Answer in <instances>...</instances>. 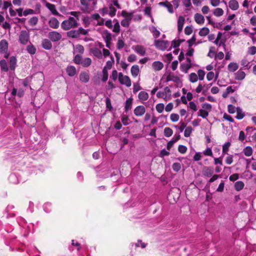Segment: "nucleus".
I'll return each mask as SVG.
<instances>
[{
  "instance_id": "nucleus-25",
  "label": "nucleus",
  "mask_w": 256,
  "mask_h": 256,
  "mask_svg": "<svg viewBox=\"0 0 256 256\" xmlns=\"http://www.w3.org/2000/svg\"><path fill=\"white\" fill-rule=\"evenodd\" d=\"M16 64V58L15 56H12L10 60V68L12 70H14Z\"/></svg>"
},
{
  "instance_id": "nucleus-58",
  "label": "nucleus",
  "mask_w": 256,
  "mask_h": 256,
  "mask_svg": "<svg viewBox=\"0 0 256 256\" xmlns=\"http://www.w3.org/2000/svg\"><path fill=\"white\" fill-rule=\"evenodd\" d=\"M80 14V12L76 11H72L69 12V14L74 16V18L77 20L78 21L79 20V14Z\"/></svg>"
},
{
  "instance_id": "nucleus-30",
  "label": "nucleus",
  "mask_w": 256,
  "mask_h": 256,
  "mask_svg": "<svg viewBox=\"0 0 256 256\" xmlns=\"http://www.w3.org/2000/svg\"><path fill=\"white\" fill-rule=\"evenodd\" d=\"M92 53L98 58H102L101 50L98 48H94L91 50Z\"/></svg>"
},
{
  "instance_id": "nucleus-41",
  "label": "nucleus",
  "mask_w": 256,
  "mask_h": 256,
  "mask_svg": "<svg viewBox=\"0 0 256 256\" xmlns=\"http://www.w3.org/2000/svg\"><path fill=\"white\" fill-rule=\"evenodd\" d=\"M208 115V112L204 110L200 109L199 110L198 116L204 118H206Z\"/></svg>"
},
{
  "instance_id": "nucleus-34",
  "label": "nucleus",
  "mask_w": 256,
  "mask_h": 256,
  "mask_svg": "<svg viewBox=\"0 0 256 256\" xmlns=\"http://www.w3.org/2000/svg\"><path fill=\"white\" fill-rule=\"evenodd\" d=\"M0 66L2 70L7 72L8 70L7 62L6 60H2L0 61Z\"/></svg>"
},
{
  "instance_id": "nucleus-45",
  "label": "nucleus",
  "mask_w": 256,
  "mask_h": 256,
  "mask_svg": "<svg viewBox=\"0 0 256 256\" xmlns=\"http://www.w3.org/2000/svg\"><path fill=\"white\" fill-rule=\"evenodd\" d=\"M192 66L190 64H182L180 65V69L182 71L184 72L185 73L188 72V70L191 68Z\"/></svg>"
},
{
  "instance_id": "nucleus-35",
  "label": "nucleus",
  "mask_w": 256,
  "mask_h": 256,
  "mask_svg": "<svg viewBox=\"0 0 256 256\" xmlns=\"http://www.w3.org/2000/svg\"><path fill=\"white\" fill-rule=\"evenodd\" d=\"M210 32V30L208 28L204 27L200 30L198 34L201 36H207Z\"/></svg>"
},
{
  "instance_id": "nucleus-15",
  "label": "nucleus",
  "mask_w": 256,
  "mask_h": 256,
  "mask_svg": "<svg viewBox=\"0 0 256 256\" xmlns=\"http://www.w3.org/2000/svg\"><path fill=\"white\" fill-rule=\"evenodd\" d=\"M152 66L154 70L159 71L164 68V64L160 61H156L152 63Z\"/></svg>"
},
{
  "instance_id": "nucleus-1",
  "label": "nucleus",
  "mask_w": 256,
  "mask_h": 256,
  "mask_svg": "<svg viewBox=\"0 0 256 256\" xmlns=\"http://www.w3.org/2000/svg\"><path fill=\"white\" fill-rule=\"evenodd\" d=\"M78 26V21L74 17L72 16H70L68 20H64L61 24V27L64 30L74 28Z\"/></svg>"
},
{
  "instance_id": "nucleus-10",
  "label": "nucleus",
  "mask_w": 256,
  "mask_h": 256,
  "mask_svg": "<svg viewBox=\"0 0 256 256\" xmlns=\"http://www.w3.org/2000/svg\"><path fill=\"white\" fill-rule=\"evenodd\" d=\"M49 26L54 29H56L59 27L60 22L56 18H51L48 21Z\"/></svg>"
},
{
  "instance_id": "nucleus-16",
  "label": "nucleus",
  "mask_w": 256,
  "mask_h": 256,
  "mask_svg": "<svg viewBox=\"0 0 256 256\" xmlns=\"http://www.w3.org/2000/svg\"><path fill=\"white\" fill-rule=\"evenodd\" d=\"M80 80L82 82H87L90 80L88 74L86 72H82L80 74Z\"/></svg>"
},
{
  "instance_id": "nucleus-31",
  "label": "nucleus",
  "mask_w": 256,
  "mask_h": 256,
  "mask_svg": "<svg viewBox=\"0 0 256 256\" xmlns=\"http://www.w3.org/2000/svg\"><path fill=\"white\" fill-rule=\"evenodd\" d=\"M244 186V184L242 181H238L234 184V188L236 191L241 190Z\"/></svg>"
},
{
  "instance_id": "nucleus-22",
  "label": "nucleus",
  "mask_w": 256,
  "mask_h": 256,
  "mask_svg": "<svg viewBox=\"0 0 256 256\" xmlns=\"http://www.w3.org/2000/svg\"><path fill=\"white\" fill-rule=\"evenodd\" d=\"M138 98L141 102L146 101L148 98V94L144 91H141L138 94Z\"/></svg>"
},
{
  "instance_id": "nucleus-48",
  "label": "nucleus",
  "mask_w": 256,
  "mask_h": 256,
  "mask_svg": "<svg viewBox=\"0 0 256 256\" xmlns=\"http://www.w3.org/2000/svg\"><path fill=\"white\" fill-rule=\"evenodd\" d=\"M198 80V76L194 72H192L190 75V81L192 82H195Z\"/></svg>"
},
{
  "instance_id": "nucleus-46",
  "label": "nucleus",
  "mask_w": 256,
  "mask_h": 256,
  "mask_svg": "<svg viewBox=\"0 0 256 256\" xmlns=\"http://www.w3.org/2000/svg\"><path fill=\"white\" fill-rule=\"evenodd\" d=\"M164 106L163 104L160 103L156 105V108L159 113H162L164 110Z\"/></svg>"
},
{
  "instance_id": "nucleus-50",
  "label": "nucleus",
  "mask_w": 256,
  "mask_h": 256,
  "mask_svg": "<svg viewBox=\"0 0 256 256\" xmlns=\"http://www.w3.org/2000/svg\"><path fill=\"white\" fill-rule=\"evenodd\" d=\"M256 53V47L252 46L248 48V54L250 55H254Z\"/></svg>"
},
{
  "instance_id": "nucleus-38",
  "label": "nucleus",
  "mask_w": 256,
  "mask_h": 256,
  "mask_svg": "<svg viewBox=\"0 0 256 256\" xmlns=\"http://www.w3.org/2000/svg\"><path fill=\"white\" fill-rule=\"evenodd\" d=\"M26 50L28 53L31 54H34L36 52V48L32 44L28 45Z\"/></svg>"
},
{
  "instance_id": "nucleus-13",
  "label": "nucleus",
  "mask_w": 256,
  "mask_h": 256,
  "mask_svg": "<svg viewBox=\"0 0 256 256\" xmlns=\"http://www.w3.org/2000/svg\"><path fill=\"white\" fill-rule=\"evenodd\" d=\"M195 22L198 24H202L204 22V18L200 14L196 13L194 16Z\"/></svg>"
},
{
  "instance_id": "nucleus-33",
  "label": "nucleus",
  "mask_w": 256,
  "mask_h": 256,
  "mask_svg": "<svg viewBox=\"0 0 256 256\" xmlns=\"http://www.w3.org/2000/svg\"><path fill=\"white\" fill-rule=\"evenodd\" d=\"M252 148L250 146L246 147L243 150V152L244 155L246 156H252Z\"/></svg>"
},
{
  "instance_id": "nucleus-29",
  "label": "nucleus",
  "mask_w": 256,
  "mask_h": 256,
  "mask_svg": "<svg viewBox=\"0 0 256 256\" xmlns=\"http://www.w3.org/2000/svg\"><path fill=\"white\" fill-rule=\"evenodd\" d=\"M234 92V90L232 88V86H229L226 88V90L223 92L222 96L224 98H226L230 93H232Z\"/></svg>"
},
{
  "instance_id": "nucleus-47",
  "label": "nucleus",
  "mask_w": 256,
  "mask_h": 256,
  "mask_svg": "<svg viewBox=\"0 0 256 256\" xmlns=\"http://www.w3.org/2000/svg\"><path fill=\"white\" fill-rule=\"evenodd\" d=\"M172 168L174 172H178L181 168L180 164L179 163V162H174V163L173 164L172 166Z\"/></svg>"
},
{
  "instance_id": "nucleus-54",
  "label": "nucleus",
  "mask_w": 256,
  "mask_h": 256,
  "mask_svg": "<svg viewBox=\"0 0 256 256\" xmlns=\"http://www.w3.org/2000/svg\"><path fill=\"white\" fill-rule=\"evenodd\" d=\"M178 150L180 153L184 154L186 152L187 148L184 145H180L178 147Z\"/></svg>"
},
{
  "instance_id": "nucleus-24",
  "label": "nucleus",
  "mask_w": 256,
  "mask_h": 256,
  "mask_svg": "<svg viewBox=\"0 0 256 256\" xmlns=\"http://www.w3.org/2000/svg\"><path fill=\"white\" fill-rule=\"evenodd\" d=\"M230 8L234 10H236L238 8L239 4L237 0H230L229 2Z\"/></svg>"
},
{
  "instance_id": "nucleus-57",
  "label": "nucleus",
  "mask_w": 256,
  "mask_h": 256,
  "mask_svg": "<svg viewBox=\"0 0 256 256\" xmlns=\"http://www.w3.org/2000/svg\"><path fill=\"white\" fill-rule=\"evenodd\" d=\"M76 52L80 54H83L84 50V48L80 44H78L76 46Z\"/></svg>"
},
{
  "instance_id": "nucleus-26",
  "label": "nucleus",
  "mask_w": 256,
  "mask_h": 256,
  "mask_svg": "<svg viewBox=\"0 0 256 256\" xmlns=\"http://www.w3.org/2000/svg\"><path fill=\"white\" fill-rule=\"evenodd\" d=\"M246 74L244 72L240 70H238L236 74L235 78L238 80H242L244 78Z\"/></svg>"
},
{
  "instance_id": "nucleus-64",
  "label": "nucleus",
  "mask_w": 256,
  "mask_h": 256,
  "mask_svg": "<svg viewBox=\"0 0 256 256\" xmlns=\"http://www.w3.org/2000/svg\"><path fill=\"white\" fill-rule=\"evenodd\" d=\"M228 110L229 113L234 114L236 112V107L232 104H229L228 106Z\"/></svg>"
},
{
  "instance_id": "nucleus-23",
  "label": "nucleus",
  "mask_w": 256,
  "mask_h": 256,
  "mask_svg": "<svg viewBox=\"0 0 256 256\" xmlns=\"http://www.w3.org/2000/svg\"><path fill=\"white\" fill-rule=\"evenodd\" d=\"M180 80L179 77L174 75H171V73L170 72L166 78V82L173 81L175 82H178Z\"/></svg>"
},
{
  "instance_id": "nucleus-32",
  "label": "nucleus",
  "mask_w": 256,
  "mask_h": 256,
  "mask_svg": "<svg viewBox=\"0 0 256 256\" xmlns=\"http://www.w3.org/2000/svg\"><path fill=\"white\" fill-rule=\"evenodd\" d=\"M224 11L222 8H218L214 10L213 14L217 17L220 16L224 14Z\"/></svg>"
},
{
  "instance_id": "nucleus-19",
  "label": "nucleus",
  "mask_w": 256,
  "mask_h": 256,
  "mask_svg": "<svg viewBox=\"0 0 256 256\" xmlns=\"http://www.w3.org/2000/svg\"><path fill=\"white\" fill-rule=\"evenodd\" d=\"M67 74L70 76H73L76 74V68L74 66H68L66 68Z\"/></svg>"
},
{
  "instance_id": "nucleus-7",
  "label": "nucleus",
  "mask_w": 256,
  "mask_h": 256,
  "mask_svg": "<svg viewBox=\"0 0 256 256\" xmlns=\"http://www.w3.org/2000/svg\"><path fill=\"white\" fill-rule=\"evenodd\" d=\"M214 173L213 168L210 166H204L202 170V174L204 176L210 177Z\"/></svg>"
},
{
  "instance_id": "nucleus-62",
  "label": "nucleus",
  "mask_w": 256,
  "mask_h": 256,
  "mask_svg": "<svg viewBox=\"0 0 256 256\" xmlns=\"http://www.w3.org/2000/svg\"><path fill=\"white\" fill-rule=\"evenodd\" d=\"M130 21L124 19L121 21V25L125 28H128L130 24Z\"/></svg>"
},
{
  "instance_id": "nucleus-51",
  "label": "nucleus",
  "mask_w": 256,
  "mask_h": 256,
  "mask_svg": "<svg viewBox=\"0 0 256 256\" xmlns=\"http://www.w3.org/2000/svg\"><path fill=\"white\" fill-rule=\"evenodd\" d=\"M112 32H116V33H119L120 32V24L118 20H116V22L114 24V28L112 30Z\"/></svg>"
},
{
  "instance_id": "nucleus-6",
  "label": "nucleus",
  "mask_w": 256,
  "mask_h": 256,
  "mask_svg": "<svg viewBox=\"0 0 256 256\" xmlns=\"http://www.w3.org/2000/svg\"><path fill=\"white\" fill-rule=\"evenodd\" d=\"M102 36L106 42V46L110 48L112 41V34L108 30H106L104 32Z\"/></svg>"
},
{
  "instance_id": "nucleus-42",
  "label": "nucleus",
  "mask_w": 256,
  "mask_h": 256,
  "mask_svg": "<svg viewBox=\"0 0 256 256\" xmlns=\"http://www.w3.org/2000/svg\"><path fill=\"white\" fill-rule=\"evenodd\" d=\"M173 134L172 130L168 127L165 128L164 129V135L166 137H170L172 136Z\"/></svg>"
},
{
  "instance_id": "nucleus-5",
  "label": "nucleus",
  "mask_w": 256,
  "mask_h": 256,
  "mask_svg": "<svg viewBox=\"0 0 256 256\" xmlns=\"http://www.w3.org/2000/svg\"><path fill=\"white\" fill-rule=\"evenodd\" d=\"M29 35L26 30L20 32L19 36V41L22 44H26L29 40Z\"/></svg>"
},
{
  "instance_id": "nucleus-11",
  "label": "nucleus",
  "mask_w": 256,
  "mask_h": 256,
  "mask_svg": "<svg viewBox=\"0 0 256 256\" xmlns=\"http://www.w3.org/2000/svg\"><path fill=\"white\" fill-rule=\"evenodd\" d=\"M8 50V42L6 40L3 39L0 41V52H6Z\"/></svg>"
},
{
  "instance_id": "nucleus-18",
  "label": "nucleus",
  "mask_w": 256,
  "mask_h": 256,
  "mask_svg": "<svg viewBox=\"0 0 256 256\" xmlns=\"http://www.w3.org/2000/svg\"><path fill=\"white\" fill-rule=\"evenodd\" d=\"M67 36L73 38H76L80 36L78 30H72L68 31L66 33Z\"/></svg>"
},
{
  "instance_id": "nucleus-56",
  "label": "nucleus",
  "mask_w": 256,
  "mask_h": 256,
  "mask_svg": "<svg viewBox=\"0 0 256 256\" xmlns=\"http://www.w3.org/2000/svg\"><path fill=\"white\" fill-rule=\"evenodd\" d=\"M198 74L200 80H203L205 76V72L202 70H199L198 71Z\"/></svg>"
},
{
  "instance_id": "nucleus-3",
  "label": "nucleus",
  "mask_w": 256,
  "mask_h": 256,
  "mask_svg": "<svg viewBox=\"0 0 256 256\" xmlns=\"http://www.w3.org/2000/svg\"><path fill=\"white\" fill-rule=\"evenodd\" d=\"M48 37L51 41L53 42H56L62 39V36L58 32L56 31H52L48 33Z\"/></svg>"
},
{
  "instance_id": "nucleus-63",
  "label": "nucleus",
  "mask_w": 256,
  "mask_h": 256,
  "mask_svg": "<svg viewBox=\"0 0 256 256\" xmlns=\"http://www.w3.org/2000/svg\"><path fill=\"white\" fill-rule=\"evenodd\" d=\"M142 89V87L137 83L134 84L133 92L134 93H136L138 90Z\"/></svg>"
},
{
  "instance_id": "nucleus-12",
  "label": "nucleus",
  "mask_w": 256,
  "mask_h": 256,
  "mask_svg": "<svg viewBox=\"0 0 256 256\" xmlns=\"http://www.w3.org/2000/svg\"><path fill=\"white\" fill-rule=\"evenodd\" d=\"M42 46L44 48L47 50H50L52 46L50 40L46 38L42 40Z\"/></svg>"
},
{
  "instance_id": "nucleus-8",
  "label": "nucleus",
  "mask_w": 256,
  "mask_h": 256,
  "mask_svg": "<svg viewBox=\"0 0 256 256\" xmlns=\"http://www.w3.org/2000/svg\"><path fill=\"white\" fill-rule=\"evenodd\" d=\"M134 112L136 116H141L146 112V108L143 106H139L134 108Z\"/></svg>"
},
{
  "instance_id": "nucleus-4",
  "label": "nucleus",
  "mask_w": 256,
  "mask_h": 256,
  "mask_svg": "<svg viewBox=\"0 0 256 256\" xmlns=\"http://www.w3.org/2000/svg\"><path fill=\"white\" fill-rule=\"evenodd\" d=\"M154 44L158 49L164 50L168 48V42L167 40H156Z\"/></svg>"
},
{
  "instance_id": "nucleus-14",
  "label": "nucleus",
  "mask_w": 256,
  "mask_h": 256,
  "mask_svg": "<svg viewBox=\"0 0 256 256\" xmlns=\"http://www.w3.org/2000/svg\"><path fill=\"white\" fill-rule=\"evenodd\" d=\"M134 12H128L126 10L122 11L121 15L124 18V19L131 22L134 16Z\"/></svg>"
},
{
  "instance_id": "nucleus-27",
  "label": "nucleus",
  "mask_w": 256,
  "mask_h": 256,
  "mask_svg": "<svg viewBox=\"0 0 256 256\" xmlns=\"http://www.w3.org/2000/svg\"><path fill=\"white\" fill-rule=\"evenodd\" d=\"M238 68V64L235 62H230L228 66V70L230 72H234L236 71Z\"/></svg>"
},
{
  "instance_id": "nucleus-43",
  "label": "nucleus",
  "mask_w": 256,
  "mask_h": 256,
  "mask_svg": "<svg viewBox=\"0 0 256 256\" xmlns=\"http://www.w3.org/2000/svg\"><path fill=\"white\" fill-rule=\"evenodd\" d=\"M192 128L191 126H189L186 128L184 132V136L185 137H189L192 132Z\"/></svg>"
},
{
  "instance_id": "nucleus-21",
  "label": "nucleus",
  "mask_w": 256,
  "mask_h": 256,
  "mask_svg": "<svg viewBox=\"0 0 256 256\" xmlns=\"http://www.w3.org/2000/svg\"><path fill=\"white\" fill-rule=\"evenodd\" d=\"M130 72L132 75L134 77H136L140 73V68L138 65L132 66L131 68Z\"/></svg>"
},
{
  "instance_id": "nucleus-49",
  "label": "nucleus",
  "mask_w": 256,
  "mask_h": 256,
  "mask_svg": "<svg viewBox=\"0 0 256 256\" xmlns=\"http://www.w3.org/2000/svg\"><path fill=\"white\" fill-rule=\"evenodd\" d=\"M38 22V18L36 16L32 17L28 21L30 25L34 26L37 24Z\"/></svg>"
},
{
  "instance_id": "nucleus-39",
  "label": "nucleus",
  "mask_w": 256,
  "mask_h": 256,
  "mask_svg": "<svg viewBox=\"0 0 256 256\" xmlns=\"http://www.w3.org/2000/svg\"><path fill=\"white\" fill-rule=\"evenodd\" d=\"M102 74L103 76L102 78V81L105 82L108 80V72L106 66H104L102 70Z\"/></svg>"
},
{
  "instance_id": "nucleus-52",
  "label": "nucleus",
  "mask_w": 256,
  "mask_h": 256,
  "mask_svg": "<svg viewBox=\"0 0 256 256\" xmlns=\"http://www.w3.org/2000/svg\"><path fill=\"white\" fill-rule=\"evenodd\" d=\"M109 8L110 11L109 14L111 17H113L116 15V10L112 4L110 6Z\"/></svg>"
},
{
  "instance_id": "nucleus-60",
  "label": "nucleus",
  "mask_w": 256,
  "mask_h": 256,
  "mask_svg": "<svg viewBox=\"0 0 256 256\" xmlns=\"http://www.w3.org/2000/svg\"><path fill=\"white\" fill-rule=\"evenodd\" d=\"M196 38L194 36H193L192 38L188 40V47L190 48L196 42Z\"/></svg>"
},
{
  "instance_id": "nucleus-59",
  "label": "nucleus",
  "mask_w": 256,
  "mask_h": 256,
  "mask_svg": "<svg viewBox=\"0 0 256 256\" xmlns=\"http://www.w3.org/2000/svg\"><path fill=\"white\" fill-rule=\"evenodd\" d=\"M192 32V26H187L185 28L184 33L186 35H190Z\"/></svg>"
},
{
  "instance_id": "nucleus-2",
  "label": "nucleus",
  "mask_w": 256,
  "mask_h": 256,
  "mask_svg": "<svg viewBox=\"0 0 256 256\" xmlns=\"http://www.w3.org/2000/svg\"><path fill=\"white\" fill-rule=\"evenodd\" d=\"M118 80L122 84L126 85L127 87L132 85L130 78L127 76H124L122 72L118 74Z\"/></svg>"
},
{
  "instance_id": "nucleus-61",
  "label": "nucleus",
  "mask_w": 256,
  "mask_h": 256,
  "mask_svg": "<svg viewBox=\"0 0 256 256\" xmlns=\"http://www.w3.org/2000/svg\"><path fill=\"white\" fill-rule=\"evenodd\" d=\"M223 118L224 120H228V121H229L230 122H234V118L228 115L226 113L224 114V116H223Z\"/></svg>"
},
{
  "instance_id": "nucleus-9",
  "label": "nucleus",
  "mask_w": 256,
  "mask_h": 256,
  "mask_svg": "<svg viewBox=\"0 0 256 256\" xmlns=\"http://www.w3.org/2000/svg\"><path fill=\"white\" fill-rule=\"evenodd\" d=\"M46 7L51 12L56 16H62L59 14L56 10L54 4H50L48 2H46Z\"/></svg>"
},
{
  "instance_id": "nucleus-28",
  "label": "nucleus",
  "mask_w": 256,
  "mask_h": 256,
  "mask_svg": "<svg viewBox=\"0 0 256 256\" xmlns=\"http://www.w3.org/2000/svg\"><path fill=\"white\" fill-rule=\"evenodd\" d=\"M132 100H133V99H132V98H128L126 100L125 106H124L125 111L126 112H128V110H129L132 108Z\"/></svg>"
},
{
  "instance_id": "nucleus-40",
  "label": "nucleus",
  "mask_w": 256,
  "mask_h": 256,
  "mask_svg": "<svg viewBox=\"0 0 256 256\" xmlns=\"http://www.w3.org/2000/svg\"><path fill=\"white\" fill-rule=\"evenodd\" d=\"M230 145H231V144L229 142H226L223 145V146H222V154H223V155L227 153Z\"/></svg>"
},
{
  "instance_id": "nucleus-36",
  "label": "nucleus",
  "mask_w": 256,
  "mask_h": 256,
  "mask_svg": "<svg viewBox=\"0 0 256 256\" xmlns=\"http://www.w3.org/2000/svg\"><path fill=\"white\" fill-rule=\"evenodd\" d=\"M92 64V60L90 58H87L82 60V65L85 68L89 66Z\"/></svg>"
},
{
  "instance_id": "nucleus-17",
  "label": "nucleus",
  "mask_w": 256,
  "mask_h": 256,
  "mask_svg": "<svg viewBox=\"0 0 256 256\" xmlns=\"http://www.w3.org/2000/svg\"><path fill=\"white\" fill-rule=\"evenodd\" d=\"M135 52L140 54V56H143L146 54V49L141 45H136L134 48Z\"/></svg>"
},
{
  "instance_id": "nucleus-55",
  "label": "nucleus",
  "mask_w": 256,
  "mask_h": 256,
  "mask_svg": "<svg viewBox=\"0 0 256 256\" xmlns=\"http://www.w3.org/2000/svg\"><path fill=\"white\" fill-rule=\"evenodd\" d=\"M215 54L216 52L214 50V48L213 46L210 47L209 50V52L208 54V56L210 58H212L215 55Z\"/></svg>"
},
{
  "instance_id": "nucleus-37",
  "label": "nucleus",
  "mask_w": 256,
  "mask_h": 256,
  "mask_svg": "<svg viewBox=\"0 0 256 256\" xmlns=\"http://www.w3.org/2000/svg\"><path fill=\"white\" fill-rule=\"evenodd\" d=\"M236 118L238 120H242L244 118V114L242 112V110L238 107L236 108Z\"/></svg>"
},
{
  "instance_id": "nucleus-20",
  "label": "nucleus",
  "mask_w": 256,
  "mask_h": 256,
  "mask_svg": "<svg viewBox=\"0 0 256 256\" xmlns=\"http://www.w3.org/2000/svg\"><path fill=\"white\" fill-rule=\"evenodd\" d=\"M184 22V18L182 16H180L178 20V32L182 31Z\"/></svg>"
},
{
  "instance_id": "nucleus-53",
  "label": "nucleus",
  "mask_w": 256,
  "mask_h": 256,
  "mask_svg": "<svg viewBox=\"0 0 256 256\" xmlns=\"http://www.w3.org/2000/svg\"><path fill=\"white\" fill-rule=\"evenodd\" d=\"M179 118L178 114H172L170 116V118L172 122H178Z\"/></svg>"
},
{
  "instance_id": "nucleus-44",
  "label": "nucleus",
  "mask_w": 256,
  "mask_h": 256,
  "mask_svg": "<svg viewBox=\"0 0 256 256\" xmlns=\"http://www.w3.org/2000/svg\"><path fill=\"white\" fill-rule=\"evenodd\" d=\"M82 58L79 54H76L74 58V62L75 64H82Z\"/></svg>"
}]
</instances>
